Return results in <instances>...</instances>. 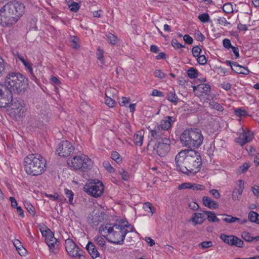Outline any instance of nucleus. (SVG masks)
Segmentation results:
<instances>
[{
  "mask_svg": "<svg viewBox=\"0 0 259 259\" xmlns=\"http://www.w3.org/2000/svg\"><path fill=\"white\" fill-rule=\"evenodd\" d=\"M154 74L156 77L160 78H164L165 76V74L160 70H156L154 72Z\"/></svg>",
  "mask_w": 259,
  "mask_h": 259,
  "instance_id": "nucleus-61",
  "label": "nucleus"
},
{
  "mask_svg": "<svg viewBox=\"0 0 259 259\" xmlns=\"http://www.w3.org/2000/svg\"><path fill=\"white\" fill-rule=\"evenodd\" d=\"M69 8L71 11L73 12H76L78 11L80 6L78 3L76 2H73L69 5Z\"/></svg>",
  "mask_w": 259,
  "mask_h": 259,
  "instance_id": "nucleus-46",
  "label": "nucleus"
},
{
  "mask_svg": "<svg viewBox=\"0 0 259 259\" xmlns=\"http://www.w3.org/2000/svg\"><path fill=\"white\" fill-rule=\"evenodd\" d=\"M133 230V226L128 225L127 222L120 221L112 225H101L99 231L101 234L107 233L105 236L109 242L121 245L123 243L126 234Z\"/></svg>",
  "mask_w": 259,
  "mask_h": 259,
  "instance_id": "nucleus-2",
  "label": "nucleus"
},
{
  "mask_svg": "<svg viewBox=\"0 0 259 259\" xmlns=\"http://www.w3.org/2000/svg\"><path fill=\"white\" fill-rule=\"evenodd\" d=\"M130 102V98L122 97L121 100L119 101V104L120 106H127Z\"/></svg>",
  "mask_w": 259,
  "mask_h": 259,
  "instance_id": "nucleus-49",
  "label": "nucleus"
},
{
  "mask_svg": "<svg viewBox=\"0 0 259 259\" xmlns=\"http://www.w3.org/2000/svg\"><path fill=\"white\" fill-rule=\"evenodd\" d=\"M194 90H197L202 94H207L210 90V86L207 83L200 84L194 87Z\"/></svg>",
  "mask_w": 259,
  "mask_h": 259,
  "instance_id": "nucleus-26",
  "label": "nucleus"
},
{
  "mask_svg": "<svg viewBox=\"0 0 259 259\" xmlns=\"http://www.w3.org/2000/svg\"><path fill=\"white\" fill-rule=\"evenodd\" d=\"M94 240L95 243L101 247H104L106 244L105 240L102 236H95Z\"/></svg>",
  "mask_w": 259,
  "mask_h": 259,
  "instance_id": "nucleus-33",
  "label": "nucleus"
},
{
  "mask_svg": "<svg viewBox=\"0 0 259 259\" xmlns=\"http://www.w3.org/2000/svg\"><path fill=\"white\" fill-rule=\"evenodd\" d=\"M171 44L172 46L174 48H175V49H180V48L185 47V46L184 45H182V44L179 43L178 42V41L177 40V39H173L171 40Z\"/></svg>",
  "mask_w": 259,
  "mask_h": 259,
  "instance_id": "nucleus-55",
  "label": "nucleus"
},
{
  "mask_svg": "<svg viewBox=\"0 0 259 259\" xmlns=\"http://www.w3.org/2000/svg\"><path fill=\"white\" fill-rule=\"evenodd\" d=\"M199 247L204 249L207 248L212 246V242L211 241H203L198 245Z\"/></svg>",
  "mask_w": 259,
  "mask_h": 259,
  "instance_id": "nucleus-50",
  "label": "nucleus"
},
{
  "mask_svg": "<svg viewBox=\"0 0 259 259\" xmlns=\"http://www.w3.org/2000/svg\"><path fill=\"white\" fill-rule=\"evenodd\" d=\"M232 70L235 71L238 74H242L244 75H247L249 73L250 71L247 68L244 67L239 64L232 66Z\"/></svg>",
  "mask_w": 259,
  "mask_h": 259,
  "instance_id": "nucleus-25",
  "label": "nucleus"
},
{
  "mask_svg": "<svg viewBox=\"0 0 259 259\" xmlns=\"http://www.w3.org/2000/svg\"><path fill=\"white\" fill-rule=\"evenodd\" d=\"M201 49L198 46H195L193 47L192 49V53L193 56L195 57H198L200 55Z\"/></svg>",
  "mask_w": 259,
  "mask_h": 259,
  "instance_id": "nucleus-48",
  "label": "nucleus"
},
{
  "mask_svg": "<svg viewBox=\"0 0 259 259\" xmlns=\"http://www.w3.org/2000/svg\"><path fill=\"white\" fill-rule=\"evenodd\" d=\"M42 235L46 236L45 241L46 243L48 244L49 242H51L52 240V237H54L53 233L49 230L48 232L46 231L45 233L42 232Z\"/></svg>",
  "mask_w": 259,
  "mask_h": 259,
  "instance_id": "nucleus-37",
  "label": "nucleus"
},
{
  "mask_svg": "<svg viewBox=\"0 0 259 259\" xmlns=\"http://www.w3.org/2000/svg\"><path fill=\"white\" fill-rule=\"evenodd\" d=\"M210 194L215 198L219 199L220 198L221 195L219 191L217 189H211L209 191Z\"/></svg>",
  "mask_w": 259,
  "mask_h": 259,
  "instance_id": "nucleus-58",
  "label": "nucleus"
},
{
  "mask_svg": "<svg viewBox=\"0 0 259 259\" xmlns=\"http://www.w3.org/2000/svg\"><path fill=\"white\" fill-rule=\"evenodd\" d=\"M143 208L145 211L150 212L152 214L155 211V208L150 202L145 203Z\"/></svg>",
  "mask_w": 259,
  "mask_h": 259,
  "instance_id": "nucleus-40",
  "label": "nucleus"
},
{
  "mask_svg": "<svg viewBox=\"0 0 259 259\" xmlns=\"http://www.w3.org/2000/svg\"><path fill=\"white\" fill-rule=\"evenodd\" d=\"M6 65L4 60L0 57V77L5 73Z\"/></svg>",
  "mask_w": 259,
  "mask_h": 259,
  "instance_id": "nucleus-44",
  "label": "nucleus"
},
{
  "mask_svg": "<svg viewBox=\"0 0 259 259\" xmlns=\"http://www.w3.org/2000/svg\"><path fill=\"white\" fill-rule=\"evenodd\" d=\"M187 75L188 76L192 79H194L197 77L198 76V71L196 68L194 67H191L187 71Z\"/></svg>",
  "mask_w": 259,
  "mask_h": 259,
  "instance_id": "nucleus-32",
  "label": "nucleus"
},
{
  "mask_svg": "<svg viewBox=\"0 0 259 259\" xmlns=\"http://www.w3.org/2000/svg\"><path fill=\"white\" fill-rule=\"evenodd\" d=\"M242 132L240 134L239 137L236 138L235 142L241 146H243L250 142L253 138V133L250 131L245 132L242 129Z\"/></svg>",
  "mask_w": 259,
  "mask_h": 259,
  "instance_id": "nucleus-15",
  "label": "nucleus"
},
{
  "mask_svg": "<svg viewBox=\"0 0 259 259\" xmlns=\"http://www.w3.org/2000/svg\"><path fill=\"white\" fill-rule=\"evenodd\" d=\"M209 107L211 109H213L217 110L220 112H223L224 110V107L221 106L219 103L214 102V101H210L209 102Z\"/></svg>",
  "mask_w": 259,
  "mask_h": 259,
  "instance_id": "nucleus-31",
  "label": "nucleus"
},
{
  "mask_svg": "<svg viewBox=\"0 0 259 259\" xmlns=\"http://www.w3.org/2000/svg\"><path fill=\"white\" fill-rule=\"evenodd\" d=\"M83 189L85 192L94 197L101 196L104 190L103 183L99 181L87 184Z\"/></svg>",
  "mask_w": 259,
  "mask_h": 259,
  "instance_id": "nucleus-9",
  "label": "nucleus"
},
{
  "mask_svg": "<svg viewBox=\"0 0 259 259\" xmlns=\"http://www.w3.org/2000/svg\"><path fill=\"white\" fill-rule=\"evenodd\" d=\"M248 220L250 222L259 225V214L254 211H250L248 213Z\"/></svg>",
  "mask_w": 259,
  "mask_h": 259,
  "instance_id": "nucleus-28",
  "label": "nucleus"
},
{
  "mask_svg": "<svg viewBox=\"0 0 259 259\" xmlns=\"http://www.w3.org/2000/svg\"><path fill=\"white\" fill-rule=\"evenodd\" d=\"M74 150V147L69 142L63 141L59 144L56 152L59 156L66 157L70 156Z\"/></svg>",
  "mask_w": 259,
  "mask_h": 259,
  "instance_id": "nucleus-12",
  "label": "nucleus"
},
{
  "mask_svg": "<svg viewBox=\"0 0 259 259\" xmlns=\"http://www.w3.org/2000/svg\"><path fill=\"white\" fill-rule=\"evenodd\" d=\"M112 91L115 92V90L113 89H108L106 91V97L105 98V102L106 104L109 107H113L115 105L114 96L113 95L112 97H110V94Z\"/></svg>",
  "mask_w": 259,
  "mask_h": 259,
  "instance_id": "nucleus-21",
  "label": "nucleus"
},
{
  "mask_svg": "<svg viewBox=\"0 0 259 259\" xmlns=\"http://www.w3.org/2000/svg\"><path fill=\"white\" fill-rule=\"evenodd\" d=\"M65 194L66 197L69 199V202L70 204H72V201L73 199L74 194L73 192L71 190H69L67 189H65L64 190Z\"/></svg>",
  "mask_w": 259,
  "mask_h": 259,
  "instance_id": "nucleus-39",
  "label": "nucleus"
},
{
  "mask_svg": "<svg viewBox=\"0 0 259 259\" xmlns=\"http://www.w3.org/2000/svg\"><path fill=\"white\" fill-rule=\"evenodd\" d=\"M203 212L207 214V220L209 222H219L220 221V220L216 217L214 212L210 211H204Z\"/></svg>",
  "mask_w": 259,
  "mask_h": 259,
  "instance_id": "nucleus-30",
  "label": "nucleus"
},
{
  "mask_svg": "<svg viewBox=\"0 0 259 259\" xmlns=\"http://www.w3.org/2000/svg\"><path fill=\"white\" fill-rule=\"evenodd\" d=\"M12 101V94L11 91L4 84H0V106L2 107H7Z\"/></svg>",
  "mask_w": 259,
  "mask_h": 259,
  "instance_id": "nucleus-10",
  "label": "nucleus"
},
{
  "mask_svg": "<svg viewBox=\"0 0 259 259\" xmlns=\"http://www.w3.org/2000/svg\"><path fill=\"white\" fill-rule=\"evenodd\" d=\"M218 22L220 25L225 27L229 26V27L230 28L232 26L231 23L227 21L225 17L219 18L218 19Z\"/></svg>",
  "mask_w": 259,
  "mask_h": 259,
  "instance_id": "nucleus-35",
  "label": "nucleus"
},
{
  "mask_svg": "<svg viewBox=\"0 0 259 259\" xmlns=\"http://www.w3.org/2000/svg\"><path fill=\"white\" fill-rule=\"evenodd\" d=\"M144 138V132L143 131L137 132L134 136L133 141L135 144L138 146H141Z\"/></svg>",
  "mask_w": 259,
  "mask_h": 259,
  "instance_id": "nucleus-24",
  "label": "nucleus"
},
{
  "mask_svg": "<svg viewBox=\"0 0 259 259\" xmlns=\"http://www.w3.org/2000/svg\"><path fill=\"white\" fill-rule=\"evenodd\" d=\"M202 202L205 206L210 209H215L219 207V204L211 198L207 196H203L202 198Z\"/></svg>",
  "mask_w": 259,
  "mask_h": 259,
  "instance_id": "nucleus-22",
  "label": "nucleus"
},
{
  "mask_svg": "<svg viewBox=\"0 0 259 259\" xmlns=\"http://www.w3.org/2000/svg\"><path fill=\"white\" fill-rule=\"evenodd\" d=\"M221 215L224 217L222 219L223 221L227 223H233L235 222H238L240 224H244L247 222V220L246 219H240L238 218L233 217L231 215L224 214Z\"/></svg>",
  "mask_w": 259,
  "mask_h": 259,
  "instance_id": "nucleus-19",
  "label": "nucleus"
},
{
  "mask_svg": "<svg viewBox=\"0 0 259 259\" xmlns=\"http://www.w3.org/2000/svg\"><path fill=\"white\" fill-rule=\"evenodd\" d=\"M220 238L225 243L230 246H235L238 247H242L244 245V242L234 235H227L225 234H221Z\"/></svg>",
  "mask_w": 259,
  "mask_h": 259,
  "instance_id": "nucleus-14",
  "label": "nucleus"
},
{
  "mask_svg": "<svg viewBox=\"0 0 259 259\" xmlns=\"http://www.w3.org/2000/svg\"><path fill=\"white\" fill-rule=\"evenodd\" d=\"M223 46L227 49H229L233 47L231 45L230 40L228 38H225L223 40Z\"/></svg>",
  "mask_w": 259,
  "mask_h": 259,
  "instance_id": "nucleus-59",
  "label": "nucleus"
},
{
  "mask_svg": "<svg viewBox=\"0 0 259 259\" xmlns=\"http://www.w3.org/2000/svg\"><path fill=\"white\" fill-rule=\"evenodd\" d=\"M237 190L241 191V192H243V190L244 189V182L242 180H239L237 181Z\"/></svg>",
  "mask_w": 259,
  "mask_h": 259,
  "instance_id": "nucleus-63",
  "label": "nucleus"
},
{
  "mask_svg": "<svg viewBox=\"0 0 259 259\" xmlns=\"http://www.w3.org/2000/svg\"><path fill=\"white\" fill-rule=\"evenodd\" d=\"M104 167L110 172H113L114 171V169L111 166L109 161H104L103 163Z\"/></svg>",
  "mask_w": 259,
  "mask_h": 259,
  "instance_id": "nucleus-52",
  "label": "nucleus"
},
{
  "mask_svg": "<svg viewBox=\"0 0 259 259\" xmlns=\"http://www.w3.org/2000/svg\"><path fill=\"white\" fill-rule=\"evenodd\" d=\"M198 19L203 23H206L209 20V16L207 13H203L198 16Z\"/></svg>",
  "mask_w": 259,
  "mask_h": 259,
  "instance_id": "nucleus-43",
  "label": "nucleus"
},
{
  "mask_svg": "<svg viewBox=\"0 0 259 259\" xmlns=\"http://www.w3.org/2000/svg\"><path fill=\"white\" fill-rule=\"evenodd\" d=\"M24 65L25 67V68L28 70V71L30 73V74L33 75V69H32L31 64L29 62H28L26 64H25V65Z\"/></svg>",
  "mask_w": 259,
  "mask_h": 259,
  "instance_id": "nucleus-64",
  "label": "nucleus"
},
{
  "mask_svg": "<svg viewBox=\"0 0 259 259\" xmlns=\"http://www.w3.org/2000/svg\"><path fill=\"white\" fill-rule=\"evenodd\" d=\"M242 192H241V191L237 190V188H235L232 192V199L234 200H237L238 198V197L239 196H240L242 194Z\"/></svg>",
  "mask_w": 259,
  "mask_h": 259,
  "instance_id": "nucleus-54",
  "label": "nucleus"
},
{
  "mask_svg": "<svg viewBox=\"0 0 259 259\" xmlns=\"http://www.w3.org/2000/svg\"><path fill=\"white\" fill-rule=\"evenodd\" d=\"M24 166L27 174L37 176L41 175L45 171L46 161L39 154H31L24 158Z\"/></svg>",
  "mask_w": 259,
  "mask_h": 259,
  "instance_id": "nucleus-4",
  "label": "nucleus"
},
{
  "mask_svg": "<svg viewBox=\"0 0 259 259\" xmlns=\"http://www.w3.org/2000/svg\"><path fill=\"white\" fill-rule=\"evenodd\" d=\"M148 129L150 131L151 137L154 139L161 140L165 138L163 137L164 132L163 130L158 125L155 126L153 128L148 127Z\"/></svg>",
  "mask_w": 259,
  "mask_h": 259,
  "instance_id": "nucleus-16",
  "label": "nucleus"
},
{
  "mask_svg": "<svg viewBox=\"0 0 259 259\" xmlns=\"http://www.w3.org/2000/svg\"><path fill=\"white\" fill-rule=\"evenodd\" d=\"M204 215L203 213L196 212L193 214L190 221L193 222L195 225L197 224H201L204 220Z\"/></svg>",
  "mask_w": 259,
  "mask_h": 259,
  "instance_id": "nucleus-23",
  "label": "nucleus"
},
{
  "mask_svg": "<svg viewBox=\"0 0 259 259\" xmlns=\"http://www.w3.org/2000/svg\"><path fill=\"white\" fill-rule=\"evenodd\" d=\"M68 164L75 169H80L85 171L90 169L93 165V162L88 156L81 154L74 156L72 159H69Z\"/></svg>",
  "mask_w": 259,
  "mask_h": 259,
  "instance_id": "nucleus-7",
  "label": "nucleus"
},
{
  "mask_svg": "<svg viewBox=\"0 0 259 259\" xmlns=\"http://www.w3.org/2000/svg\"><path fill=\"white\" fill-rule=\"evenodd\" d=\"M108 41L111 44L115 45L117 42V37L112 33H109L107 35Z\"/></svg>",
  "mask_w": 259,
  "mask_h": 259,
  "instance_id": "nucleus-42",
  "label": "nucleus"
},
{
  "mask_svg": "<svg viewBox=\"0 0 259 259\" xmlns=\"http://www.w3.org/2000/svg\"><path fill=\"white\" fill-rule=\"evenodd\" d=\"M174 122L172 116H167L161 120L159 124H157L163 131H168Z\"/></svg>",
  "mask_w": 259,
  "mask_h": 259,
  "instance_id": "nucleus-17",
  "label": "nucleus"
},
{
  "mask_svg": "<svg viewBox=\"0 0 259 259\" xmlns=\"http://www.w3.org/2000/svg\"><path fill=\"white\" fill-rule=\"evenodd\" d=\"M65 246L66 251L70 256L78 258L83 256V251L80 249L72 239H66L65 241Z\"/></svg>",
  "mask_w": 259,
  "mask_h": 259,
  "instance_id": "nucleus-11",
  "label": "nucleus"
},
{
  "mask_svg": "<svg viewBox=\"0 0 259 259\" xmlns=\"http://www.w3.org/2000/svg\"><path fill=\"white\" fill-rule=\"evenodd\" d=\"M196 187H194V186H192V185L190 183H185L181 184L179 186V189H195Z\"/></svg>",
  "mask_w": 259,
  "mask_h": 259,
  "instance_id": "nucleus-45",
  "label": "nucleus"
},
{
  "mask_svg": "<svg viewBox=\"0 0 259 259\" xmlns=\"http://www.w3.org/2000/svg\"><path fill=\"white\" fill-rule=\"evenodd\" d=\"M181 144L189 148H198L202 144L203 136L200 130L198 128L185 130L180 136Z\"/></svg>",
  "mask_w": 259,
  "mask_h": 259,
  "instance_id": "nucleus-6",
  "label": "nucleus"
},
{
  "mask_svg": "<svg viewBox=\"0 0 259 259\" xmlns=\"http://www.w3.org/2000/svg\"><path fill=\"white\" fill-rule=\"evenodd\" d=\"M85 248L92 258H95L99 256L100 253L93 242L89 241Z\"/></svg>",
  "mask_w": 259,
  "mask_h": 259,
  "instance_id": "nucleus-20",
  "label": "nucleus"
},
{
  "mask_svg": "<svg viewBox=\"0 0 259 259\" xmlns=\"http://www.w3.org/2000/svg\"><path fill=\"white\" fill-rule=\"evenodd\" d=\"M5 84L11 92L20 94L24 92L28 87V80L18 72H9L4 79Z\"/></svg>",
  "mask_w": 259,
  "mask_h": 259,
  "instance_id": "nucleus-5",
  "label": "nucleus"
},
{
  "mask_svg": "<svg viewBox=\"0 0 259 259\" xmlns=\"http://www.w3.org/2000/svg\"><path fill=\"white\" fill-rule=\"evenodd\" d=\"M104 214L99 209L93 210L88 218V223L93 228H96L104 220Z\"/></svg>",
  "mask_w": 259,
  "mask_h": 259,
  "instance_id": "nucleus-13",
  "label": "nucleus"
},
{
  "mask_svg": "<svg viewBox=\"0 0 259 259\" xmlns=\"http://www.w3.org/2000/svg\"><path fill=\"white\" fill-rule=\"evenodd\" d=\"M241 237L245 241L250 242L253 241V237L251 236V234L248 232H243L241 234Z\"/></svg>",
  "mask_w": 259,
  "mask_h": 259,
  "instance_id": "nucleus-36",
  "label": "nucleus"
},
{
  "mask_svg": "<svg viewBox=\"0 0 259 259\" xmlns=\"http://www.w3.org/2000/svg\"><path fill=\"white\" fill-rule=\"evenodd\" d=\"M103 51L101 50L99 48L97 49V58L100 60L101 64H104Z\"/></svg>",
  "mask_w": 259,
  "mask_h": 259,
  "instance_id": "nucleus-47",
  "label": "nucleus"
},
{
  "mask_svg": "<svg viewBox=\"0 0 259 259\" xmlns=\"http://www.w3.org/2000/svg\"><path fill=\"white\" fill-rule=\"evenodd\" d=\"M25 104L24 102L21 100H13L12 99V103L10 104L9 107L12 106V108L17 110V112L19 113L22 111L23 113L25 110Z\"/></svg>",
  "mask_w": 259,
  "mask_h": 259,
  "instance_id": "nucleus-18",
  "label": "nucleus"
},
{
  "mask_svg": "<svg viewBox=\"0 0 259 259\" xmlns=\"http://www.w3.org/2000/svg\"><path fill=\"white\" fill-rule=\"evenodd\" d=\"M197 62L200 65H204L206 63L207 60L205 56L204 55H199L197 57Z\"/></svg>",
  "mask_w": 259,
  "mask_h": 259,
  "instance_id": "nucleus-51",
  "label": "nucleus"
},
{
  "mask_svg": "<svg viewBox=\"0 0 259 259\" xmlns=\"http://www.w3.org/2000/svg\"><path fill=\"white\" fill-rule=\"evenodd\" d=\"M195 37L198 40L200 41H202L205 38L203 34L199 30L196 31L195 32Z\"/></svg>",
  "mask_w": 259,
  "mask_h": 259,
  "instance_id": "nucleus-53",
  "label": "nucleus"
},
{
  "mask_svg": "<svg viewBox=\"0 0 259 259\" xmlns=\"http://www.w3.org/2000/svg\"><path fill=\"white\" fill-rule=\"evenodd\" d=\"M166 99L172 103L175 104L177 103L178 102V98L174 89L168 91L166 96Z\"/></svg>",
  "mask_w": 259,
  "mask_h": 259,
  "instance_id": "nucleus-27",
  "label": "nucleus"
},
{
  "mask_svg": "<svg viewBox=\"0 0 259 259\" xmlns=\"http://www.w3.org/2000/svg\"><path fill=\"white\" fill-rule=\"evenodd\" d=\"M25 6L18 2H10L0 10V24L10 27L15 24L24 13Z\"/></svg>",
  "mask_w": 259,
  "mask_h": 259,
  "instance_id": "nucleus-3",
  "label": "nucleus"
},
{
  "mask_svg": "<svg viewBox=\"0 0 259 259\" xmlns=\"http://www.w3.org/2000/svg\"><path fill=\"white\" fill-rule=\"evenodd\" d=\"M177 169L187 175H194L202 164L199 153L194 150H185L180 152L175 157Z\"/></svg>",
  "mask_w": 259,
  "mask_h": 259,
  "instance_id": "nucleus-1",
  "label": "nucleus"
},
{
  "mask_svg": "<svg viewBox=\"0 0 259 259\" xmlns=\"http://www.w3.org/2000/svg\"><path fill=\"white\" fill-rule=\"evenodd\" d=\"M24 206L31 215L34 216L35 214V208L29 202H25Z\"/></svg>",
  "mask_w": 259,
  "mask_h": 259,
  "instance_id": "nucleus-34",
  "label": "nucleus"
},
{
  "mask_svg": "<svg viewBox=\"0 0 259 259\" xmlns=\"http://www.w3.org/2000/svg\"><path fill=\"white\" fill-rule=\"evenodd\" d=\"M111 158L117 163H119L122 161V158L118 153L116 151H113L111 153Z\"/></svg>",
  "mask_w": 259,
  "mask_h": 259,
  "instance_id": "nucleus-41",
  "label": "nucleus"
},
{
  "mask_svg": "<svg viewBox=\"0 0 259 259\" xmlns=\"http://www.w3.org/2000/svg\"><path fill=\"white\" fill-rule=\"evenodd\" d=\"M236 115L238 116H242L246 114V111L244 110H242L241 108H239L235 110Z\"/></svg>",
  "mask_w": 259,
  "mask_h": 259,
  "instance_id": "nucleus-57",
  "label": "nucleus"
},
{
  "mask_svg": "<svg viewBox=\"0 0 259 259\" xmlns=\"http://www.w3.org/2000/svg\"><path fill=\"white\" fill-rule=\"evenodd\" d=\"M151 96H154V97H155V96L163 97L164 94L162 92L158 91L157 90L154 89L152 91V92L151 93Z\"/></svg>",
  "mask_w": 259,
  "mask_h": 259,
  "instance_id": "nucleus-62",
  "label": "nucleus"
},
{
  "mask_svg": "<svg viewBox=\"0 0 259 259\" xmlns=\"http://www.w3.org/2000/svg\"><path fill=\"white\" fill-rule=\"evenodd\" d=\"M183 39H184V41H185V42L189 45L192 44L193 42V39L192 37H191L188 34H185L183 36Z\"/></svg>",
  "mask_w": 259,
  "mask_h": 259,
  "instance_id": "nucleus-60",
  "label": "nucleus"
},
{
  "mask_svg": "<svg viewBox=\"0 0 259 259\" xmlns=\"http://www.w3.org/2000/svg\"><path fill=\"white\" fill-rule=\"evenodd\" d=\"M47 245L49 247L50 249L52 250V252H54L55 249L58 247L59 245V242L54 236V237H52L51 241L49 242V243Z\"/></svg>",
  "mask_w": 259,
  "mask_h": 259,
  "instance_id": "nucleus-29",
  "label": "nucleus"
},
{
  "mask_svg": "<svg viewBox=\"0 0 259 259\" xmlns=\"http://www.w3.org/2000/svg\"><path fill=\"white\" fill-rule=\"evenodd\" d=\"M223 10L226 13H231L233 12V6L230 3H226L223 7Z\"/></svg>",
  "mask_w": 259,
  "mask_h": 259,
  "instance_id": "nucleus-38",
  "label": "nucleus"
},
{
  "mask_svg": "<svg viewBox=\"0 0 259 259\" xmlns=\"http://www.w3.org/2000/svg\"><path fill=\"white\" fill-rule=\"evenodd\" d=\"M170 140L167 138L157 141L153 146L154 153L160 157L165 156L170 151Z\"/></svg>",
  "mask_w": 259,
  "mask_h": 259,
  "instance_id": "nucleus-8",
  "label": "nucleus"
},
{
  "mask_svg": "<svg viewBox=\"0 0 259 259\" xmlns=\"http://www.w3.org/2000/svg\"><path fill=\"white\" fill-rule=\"evenodd\" d=\"M188 206L189 208L193 210H197L199 208V205L194 201L189 202Z\"/></svg>",
  "mask_w": 259,
  "mask_h": 259,
  "instance_id": "nucleus-56",
  "label": "nucleus"
}]
</instances>
